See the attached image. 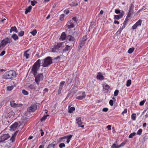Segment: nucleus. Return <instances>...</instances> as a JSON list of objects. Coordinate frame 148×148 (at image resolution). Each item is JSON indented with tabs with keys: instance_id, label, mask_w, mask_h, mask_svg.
<instances>
[{
	"instance_id": "nucleus-38",
	"label": "nucleus",
	"mask_w": 148,
	"mask_h": 148,
	"mask_svg": "<svg viewBox=\"0 0 148 148\" xmlns=\"http://www.w3.org/2000/svg\"><path fill=\"white\" fill-rule=\"evenodd\" d=\"M22 93L23 95H27L29 94L28 92L25 90H22Z\"/></svg>"
},
{
	"instance_id": "nucleus-54",
	"label": "nucleus",
	"mask_w": 148,
	"mask_h": 148,
	"mask_svg": "<svg viewBox=\"0 0 148 148\" xmlns=\"http://www.w3.org/2000/svg\"><path fill=\"white\" fill-rule=\"evenodd\" d=\"M127 108L125 109L124 111L122 112L121 114L124 115V114H125L127 113Z\"/></svg>"
},
{
	"instance_id": "nucleus-53",
	"label": "nucleus",
	"mask_w": 148,
	"mask_h": 148,
	"mask_svg": "<svg viewBox=\"0 0 148 148\" xmlns=\"http://www.w3.org/2000/svg\"><path fill=\"white\" fill-rule=\"evenodd\" d=\"M64 13L66 14H68L69 13V11L68 10H65L64 11Z\"/></svg>"
},
{
	"instance_id": "nucleus-50",
	"label": "nucleus",
	"mask_w": 148,
	"mask_h": 148,
	"mask_svg": "<svg viewBox=\"0 0 148 148\" xmlns=\"http://www.w3.org/2000/svg\"><path fill=\"white\" fill-rule=\"evenodd\" d=\"M118 145H116L114 143L111 146V148H119V147H118Z\"/></svg>"
},
{
	"instance_id": "nucleus-25",
	"label": "nucleus",
	"mask_w": 148,
	"mask_h": 148,
	"mask_svg": "<svg viewBox=\"0 0 148 148\" xmlns=\"http://www.w3.org/2000/svg\"><path fill=\"white\" fill-rule=\"evenodd\" d=\"M32 6L31 5L29 6L28 8L26 9V10L25 12V14H27L28 13L30 12L32 9Z\"/></svg>"
},
{
	"instance_id": "nucleus-10",
	"label": "nucleus",
	"mask_w": 148,
	"mask_h": 148,
	"mask_svg": "<svg viewBox=\"0 0 148 148\" xmlns=\"http://www.w3.org/2000/svg\"><path fill=\"white\" fill-rule=\"evenodd\" d=\"M10 136L8 134H4L1 136H0V143L3 142L5 140L9 138Z\"/></svg>"
},
{
	"instance_id": "nucleus-46",
	"label": "nucleus",
	"mask_w": 148,
	"mask_h": 148,
	"mask_svg": "<svg viewBox=\"0 0 148 148\" xmlns=\"http://www.w3.org/2000/svg\"><path fill=\"white\" fill-rule=\"evenodd\" d=\"M65 146V144L63 143H60L59 145V147L60 148H62Z\"/></svg>"
},
{
	"instance_id": "nucleus-52",
	"label": "nucleus",
	"mask_w": 148,
	"mask_h": 148,
	"mask_svg": "<svg viewBox=\"0 0 148 148\" xmlns=\"http://www.w3.org/2000/svg\"><path fill=\"white\" fill-rule=\"evenodd\" d=\"M71 20H72V21H73V22L75 23H76L77 21L76 20V18L75 17H73Z\"/></svg>"
},
{
	"instance_id": "nucleus-23",
	"label": "nucleus",
	"mask_w": 148,
	"mask_h": 148,
	"mask_svg": "<svg viewBox=\"0 0 148 148\" xmlns=\"http://www.w3.org/2000/svg\"><path fill=\"white\" fill-rule=\"evenodd\" d=\"M18 133V131H16L13 134H12V136L10 139V140L12 142H13L14 141L15 138Z\"/></svg>"
},
{
	"instance_id": "nucleus-33",
	"label": "nucleus",
	"mask_w": 148,
	"mask_h": 148,
	"mask_svg": "<svg viewBox=\"0 0 148 148\" xmlns=\"http://www.w3.org/2000/svg\"><path fill=\"white\" fill-rule=\"evenodd\" d=\"M134 47L130 48L128 51V53L130 54L132 53L134 51Z\"/></svg>"
},
{
	"instance_id": "nucleus-47",
	"label": "nucleus",
	"mask_w": 148,
	"mask_h": 148,
	"mask_svg": "<svg viewBox=\"0 0 148 148\" xmlns=\"http://www.w3.org/2000/svg\"><path fill=\"white\" fill-rule=\"evenodd\" d=\"M23 55L24 56L26 57L27 59H28L30 56V55L29 54L27 53H24Z\"/></svg>"
},
{
	"instance_id": "nucleus-39",
	"label": "nucleus",
	"mask_w": 148,
	"mask_h": 148,
	"mask_svg": "<svg viewBox=\"0 0 148 148\" xmlns=\"http://www.w3.org/2000/svg\"><path fill=\"white\" fill-rule=\"evenodd\" d=\"M142 130L141 129H139L137 131V134L139 136L141 135L142 132Z\"/></svg>"
},
{
	"instance_id": "nucleus-24",
	"label": "nucleus",
	"mask_w": 148,
	"mask_h": 148,
	"mask_svg": "<svg viewBox=\"0 0 148 148\" xmlns=\"http://www.w3.org/2000/svg\"><path fill=\"white\" fill-rule=\"evenodd\" d=\"M12 32H14L16 33L18 32V30L15 26L12 27L11 28L10 32L11 33Z\"/></svg>"
},
{
	"instance_id": "nucleus-43",
	"label": "nucleus",
	"mask_w": 148,
	"mask_h": 148,
	"mask_svg": "<svg viewBox=\"0 0 148 148\" xmlns=\"http://www.w3.org/2000/svg\"><path fill=\"white\" fill-rule=\"evenodd\" d=\"M146 101V100L145 99H143L142 101H140V102L139 105L140 106H143L144 104L145 103V102Z\"/></svg>"
},
{
	"instance_id": "nucleus-12",
	"label": "nucleus",
	"mask_w": 148,
	"mask_h": 148,
	"mask_svg": "<svg viewBox=\"0 0 148 148\" xmlns=\"http://www.w3.org/2000/svg\"><path fill=\"white\" fill-rule=\"evenodd\" d=\"M72 137V135L69 134V135H67L66 136H64L60 138H59V139L60 140V142H61V140L62 139H67V140H66L67 143H69V142L71 139V138Z\"/></svg>"
},
{
	"instance_id": "nucleus-62",
	"label": "nucleus",
	"mask_w": 148,
	"mask_h": 148,
	"mask_svg": "<svg viewBox=\"0 0 148 148\" xmlns=\"http://www.w3.org/2000/svg\"><path fill=\"white\" fill-rule=\"evenodd\" d=\"M4 47V46L2 45V43L1 42L0 43V50H1V49H2Z\"/></svg>"
},
{
	"instance_id": "nucleus-64",
	"label": "nucleus",
	"mask_w": 148,
	"mask_h": 148,
	"mask_svg": "<svg viewBox=\"0 0 148 148\" xmlns=\"http://www.w3.org/2000/svg\"><path fill=\"white\" fill-rule=\"evenodd\" d=\"M106 128H107L108 130H111V126L110 125H108L107 126Z\"/></svg>"
},
{
	"instance_id": "nucleus-20",
	"label": "nucleus",
	"mask_w": 148,
	"mask_h": 148,
	"mask_svg": "<svg viewBox=\"0 0 148 148\" xmlns=\"http://www.w3.org/2000/svg\"><path fill=\"white\" fill-rule=\"evenodd\" d=\"M67 40L70 42H73L75 40V38L71 35H68L66 37Z\"/></svg>"
},
{
	"instance_id": "nucleus-61",
	"label": "nucleus",
	"mask_w": 148,
	"mask_h": 148,
	"mask_svg": "<svg viewBox=\"0 0 148 148\" xmlns=\"http://www.w3.org/2000/svg\"><path fill=\"white\" fill-rule=\"evenodd\" d=\"M108 110V109L107 108H103L102 110L104 112H107Z\"/></svg>"
},
{
	"instance_id": "nucleus-37",
	"label": "nucleus",
	"mask_w": 148,
	"mask_h": 148,
	"mask_svg": "<svg viewBox=\"0 0 148 148\" xmlns=\"http://www.w3.org/2000/svg\"><path fill=\"white\" fill-rule=\"evenodd\" d=\"M37 32V31L36 29H34L32 32H30V33L33 36H35Z\"/></svg>"
},
{
	"instance_id": "nucleus-2",
	"label": "nucleus",
	"mask_w": 148,
	"mask_h": 148,
	"mask_svg": "<svg viewBox=\"0 0 148 148\" xmlns=\"http://www.w3.org/2000/svg\"><path fill=\"white\" fill-rule=\"evenodd\" d=\"M42 61L41 66L43 67H47L49 66L52 63V59L51 57L49 56L45 58L44 59L41 60Z\"/></svg>"
},
{
	"instance_id": "nucleus-13",
	"label": "nucleus",
	"mask_w": 148,
	"mask_h": 148,
	"mask_svg": "<svg viewBox=\"0 0 148 148\" xmlns=\"http://www.w3.org/2000/svg\"><path fill=\"white\" fill-rule=\"evenodd\" d=\"M77 123L78 124L79 127H81L82 128H84V125L83 124V123L81 121V118L80 117H77L76 119Z\"/></svg>"
},
{
	"instance_id": "nucleus-57",
	"label": "nucleus",
	"mask_w": 148,
	"mask_h": 148,
	"mask_svg": "<svg viewBox=\"0 0 148 148\" xmlns=\"http://www.w3.org/2000/svg\"><path fill=\"white\" fill-rule=\"evenodd\" d=\"M5 53V50H3L0 54V56H3L4 55Z\"/></svg>"
},
{
	"instance_id": "nucleus-1",
	"label": "nucleus",
	"mask_w": 148,
	"mask_h": 148,
	"mask_svg": "<svg viewBox=\"0 0 148 148\" xmlns=\"http://www.w3.org/2000/svg\"><path fill=\"white\" fill-rule=\"evenodd\" d=\"M41 60L38 59L33 64L32 69L31 73L34 75L37 74V71L39 69L40 66Z\"/></svg>"
},
{
	"instance_id": "nucleus-49",
	"label": "nucleus",
	"mask_w": 148,
	"mask_h": 148,
	"mask_svg": "<svg viewBox=\"0 0 148 148\" xmlns=\"http://www.w3.org/2000/svg\"><path fill=\"white\" fill-rule=\"evenodd\" d=\"M139 27L138 26L136 25L135 23L132 26V29L133 30H134L137 28Z\"/></svg>"
},
{
	"instance_id": "nucleus-34",
	"label": "nucleus",
	"mask_w": 148,
	"mask_h": 148,
	"mask_svg": "<svg viewBox=\"0 0 148 148\" xmlns=\"http://www.w3.org/2000/svg\"><path fill=\"white\" fill-rule=\"evenodd\" d=\"M131 82H132V81L131 79H129V80H127V83H126V86L127 87L129 86L131 84Z\"/></svg>"
},
{
	"instance_id": "nucleus-19",
	"label": "nucleus",
	"mask_w": 148,
	"mask_h": 148,
	"mask_svg": "<svg viewBox=\"0 0 148 148\" xmlns=\"http://www.w3.org/2000/svg\"><path fill=\"white\" fill-rule=\"evenodd\" d=\"M124 12L122 11V13H121L120 14L114 15V19L117 20L121 18L124 15Z\"/></svg>"
},
{
	"instance_id": "nucleus-26",
	"label": "nucleus",
	"mask_w": 148,
	"mask_h": 148,
	"mask_svg": "<svg viewBox=\"0 0 148 148\" xmlns=\"http://www.w3.org/2000/svg\"><path fill=\"white\" fill-rule=\"evenodd\" d=\"M11 38L14 40L16 41L18 39V37L15 34H12L11 36Z\"/></svg>"
},
{
	"instance_id": "nucleus-32",
	"label": "nucleus",
	"mask_w": 148,
	"mask_h": 148,
	"mask_svg": "<svg viewBox=\"0 0 148 148\" xmlns=\"http://www.w3.org/2000/svg\"><path fill=\"white\" fill-rule=\"evenodd\" d=\"M136 118V114L135 113L132 114L131 115V119L134 120L135 121Z\"/></svg>"
},
{
	"instance_id": "nucleus-5",
	"label": "nucleus",
	"mask_w": 148,
	"mask_h": 148,
	"mask_svg": "<svg viewBox=\"0 0 148 148\" xmlns=\"http://www.w3.org/2000/svg\"><path fill=\"white\" fill-rule=\"evenodd\" d=\"M35 78V81L37 84L39 85L40 81L42 80L43 79V76L42 73L34 75Z\"/></svg>"
},
{
	"instance_id": "nucleus-59",
	"label": "nucleus",
	"mask_w": 148,
	"mask_h": 148,
	"mask_svg": "<svg viewBox=\"0 0 148 148\" xmlns=\"http://www.w3.org/2000/svg\"><path fill=\"white\" fill-rule=\"evenodd\" d=\"M109 104L111 106H112L113 105V101L112 100H110V101H109Z\"/></svg>"
},
{
	"instance_id": "nucleus-7",
	"label": "nucleus",
	"mask_w": 148,
	"mask_h": 148,
	"mask_svg": "<svg viewBox=\"0 0 148 148\" xmlns=\"http://www.w3.org/2000/svg\"><path fill=\"white\" fill-rule=\"evenodd\" d=\"M87 36L86 35L83 36L80 40V43H79V49H80L82 46H84L85 43V41L87 39Z\"/></svg>"
},
{
	"instance_id": "nucleus-48",
	"label": "nucleus",
	"mask_w": 148,
	"mask_h": 148,
	"mask_svg": "<svg viewBox=\"0 0 148 148\" xmlns=\"http://www.w3.org/2000/svg\"><path fill=\"white\" fill-rule=\"evenodd\" d=\"M70 5L71 6H76L78 5V4L77 3L73 2L72 4H70Z\"/></svg>"
},
{
	"instance_id": "nucleus-35",
	"label": "nucleus",
	"mask_w": 148,
	"mask_h": 148,
	"mask_svg": "<svg viewBox=\"0 0 148 148\" xmlns=\"http://www.w3.org/2000/svg\"><path fill=\"white\" fill-rule=\"evenodd\" d=\"M24 34V32L23 31H21L18 33V35L19 36L21 37L23 36Z\"/></svg>"
},
{
	"instance_id": "nucleus-45",
	"label": "nucleus",
	"mask_w": 148,
	"mask_h": 148,
	"mask_svg": "<svg viewBox=\"0 0 148 148\" xmlns=\"http://www.w3.org/2000/svg\"><path fill=\"white\" fill-rule=\"evenodd\" d=\"M64 14H62L60 15V20L61 21H62L64 19Z\"/></svg>"
},
{
	"instance_id": "nucleus-60",
	"label": "nucleus",
	"mask_w": 148,
	"mask_h": 148,
	"mask_svg": "<svg viewBox=\"0 0 148 148\" xmlns=\"http://www.w3.org/2000/svg\"><path fill=\"white\" fill-rule=\"evenodd\" d=\"M62 87H59V89L58 91V94H60V93L62 89Z\"/></svg>"
},
{
	"instance_id": "nucleus-63",
	"label": "nucleus",
	"mask_w": 148,
	"mask_h": 148,
	"mask_svg": "<svg viewBox=\"0 0 148 148\" xmlns=\"http://www.w3.org/2000/svg\"><path fill=\"white\" fill-rule=\"evenodd\" d=\"M121 26H121L120 28H121V29L122 30H123V29H124L125 27L126 26V25H124L123 24H122L121 25Z\"/></svg>"
},
{
	"instance_id": "nucleus-22",
	"label": "nucleus",
	"mask_w": 148,
	"mask_h": 148,
	"mask_svg": "<svg viewBox=\"0 0 148 148\" xmlns=\"http://www.w3.org/2000/svg\"><path fill=\"white\" fill-rule=\"evenodd\" d=\"M66 34L65 32H63L62 33L59 39L61 40H64L66 38Z\"/></svg>"
},
{
	"instance_id": "nucleus-36",
	"label": "nucleus",
	"mask_w": 148,
	"mask_h": 148,
	"mask_svg": "<svg viewBox=\"0 0 148 148\" xmlns=\"http://www.w3.org/2000/svg\"><path fill=\"white\" fill-rule=\"evenodd\" d=\"M136 133L135 132H133L131 133L129 136L128 137L130 138H131L136 135Z\"/></svg>"
},
{
	"instance_id": "nucleus-55",
	"label": "nucleus",
	"mask_w": 148,
	"mask_h": 148,
	"mask_svg": "<svg viewBox=\"0 0 148 148\" xmlns=\"http://www.w3.org/2000/svg\"><path fill=\"white\" fill-rule=\"evenodd\" d=\"M128 16V15L127 14L125 20V21H127V22H128V21H129V20L130 19L129 18H130L131 16Z\"/></svg>"
},
{
	"instance_id": "nucleus-56",
	"label": "nucleus",
	"mask_w": 148,
	"mask_h": 148,
	"mask_svg": "<svg viewBox=\"0 0 148 148\" xmlns=\"http://www.w3.org/2000/svg\"><path fill=\"white\" fill-rule=\"evenodd\" d=\"M64 82H61L60 83V87H62L63 86L64 84Z\"/></svg>"
},
{
	"instance_id": "nucleus-42",
	"label": "nucleus",
	"mask_w": 148,
	"mask_h": 148,
	"mask_svg": "<svg viewBox=\"0 0 148 148\" xmlns=\"http://www.w3.org/2000/svg\"><path fill=\"white\" fill-rule=\"evenodd\" d=\"M14 88V86H9L7 87V89L8 90L10 91L12 90Z\"/></svg>"
},
{
	"instance_id": "nucleus-14",
	"label": "nucleus",
	"mask_w": 148,
	"mask_h": 148,
	"mask_svg": "<svg viewBox=\"0 0 148 148\" xmlns=\"http://www.w3.org/2000/svg\"><path fill=\"white\" fill-rule=\"evenodd\" d=\"M10 104L11 106L13 108L19 107L23 105V104L21 103L19 104H16L15 103V101H11L10 102Z\"/></svg>"
},
{
	"instance_id": "nucleus-31",
	"label": "nucleus",
	"mask_w": 148,
	"mask_h": 148,
	"mask_svg": "<svg viewBox=\"0 0 148 148\" xmlns=\"http://www.w3.org/2000/svg\"><path fill=\"white\" fill-rule=\"evenodd\" d=\"M142 22V20L139 19L135 23V24L139 26H140L141 25Z\"/></svg>"
},
{
	"instance_id": "nucleus-3",
	"label": "nucleus",
	"mask_w": 148,
	"mask_h": 148,
	"mask_svg": "<svg viewBox=\"0 0 148 148\" xmlns=\"http://www.w3.org/2000/svg\"><path fill=\"white\" fill-rule=\"evenodd\" d=\"M5 78L6 79H11L16 76V73L13 70H10L6 72L4 74Z\"/></svg>"
},
{
	"instance_id": "nucleus-44",
	"label": "nucleus",
	"mask_w": 148,
	"mask_h": 148,
	"mask_svg": "<svg viewBox=\"0 0 148 148\" xmlns=\"http://www.w3.org/2000/svg\"><path fill=\"white\" fill-rule=\"evenodd\" d=\"M31 5L33 6H34L35 4L37 3V2L35 0H34L32 1H31Z\"/></svg>"
},
{
	"instance_id": "nucleus-30",
	"label": "nucleus",
	"mask_w": 148,
	"mask_h": 148,
	"mask_svg": "<svg viewBox=\"0 0 148 148\" xmlns=\"http://www.w3.org/2000/svg\"><path fill=\"white\" fill-rule=\"evenodd\" d=\"M122 30H122L120 28L117 31V32H116V34H115V35L116 36L120 35L121 34V33Z\"/></svg>"
},
{
	"instance_id": "nucleus-11",
	"label": "nucleus",
	"mask_w": 148,
	"mask_h": 148,
	"mask_svg": "<svg viewBox=\"0 0 148 148\" xmlns=\"http://www.w3.org/2000/svg\"><path fill=\"white\" fill-rule=\"evenodd\" d=\"M134 7V5L133 3H132L129 8V12L127 14L128 15V16H131L133 14Z\"/></svg>"
},
{
	"instance_id": "nucleus-29",
	"label": "nucleus",
	"mask_w": 148,
	"mask_h": 148,
	"mask_svg": "<svg viewBox=\"0 0 148 148\" xmlns=\"http://www.w3.org/2000/svg\"><path fill=\"white\" fill-rule=\"evenodd\" d=\"M49 115L48 114H47L46 115H45L42 117L40 119L41 121L42 122L44 121H45L47 119V116H49Z\"/></svg>"
},
{
	"instance_id": "nucleus-15",
	"label": "nucleus",
	"mask_w": 148,
	"mask_h": 148,
	"mask_svg": "<svg viewBox=\"0 0 148 148\" xmlns=\"http://www.w3.org/2000/svg\"><path fill=\"white\" fill-rule=\"evenodd\" d=\"M74 23L72 20H70L67 23V25L68 28H73L75 26Z\"/></svg>"
},
{
	"instance_id": "nucleus-58",
	"label": "nucleus",
	"mask_w": 148,
	"mask_h": 148,
	"mask_svg": "<svg viewBox=\"0 0 148 148\" xmlns=\"http://www.w3.org/2000/svg\"><path fill=\"white\" fill-rule=\"evenodd\" d=\"M48 90H49L47 88H45L43 90V93L45 94L46 92H47L48 91Z\"/></svg>"
},
{
	"instance_id": "nucleus-8",
	"label": "nucleus",
	"mask_w": 148,
	"mask_h": 148,
	"mask_svg": "<svg viewBox=\"0 0 148 148\" xmlns=\"http://www.w3.org/2000/svg\"><path fill=\"white\" fill-rule=\"evenodd\" d=\"M37 109V106L35 104H32L29 107L27 108V111L29 112H34Z\"/></svg>"
},
{
	"instance_id": "nucleus-16",
	"label": "nucleus",
	"mask_w": 148,
	"mask_h": 148,
	"mask_svg": "<svg viewBox=\"0 0 148 148\" xmlns=\"http://www.w3.org/2000/svg\"><path fill=\"white\" fill-rule=\"evenodd\" d=\"M103 90L105 93H108L110 88V86L106 84H104L103 85Z\"/></svg>"
},
{
	"instance_id": "nucleus-41",
	"label": "nucleus",
	"mask_w": 148,
	"mask_h": 148,
	"mask_svg": "<svg viewBox=\"0 0 148 148\" xmlns=\"http://www.w3.org/2000/svg\"><path fill=\"white\" fill-rule=\"evenodd\" d=\"M126 141H125L122 142L120 145H118V147H120L123 146L126 143Z\"/></svg>"
},
{
	"instance_id": "nucleus-6",
	"label": "nucleus",
	"mask_w": 148,
	"mask_h": 148,
	"mask_svg": "<svg viewBox=\"0 0 148 148\" xmlns=\"http://www.w3.org/2000/svg\"><path fill=\"white\" fill-rule=\"evenodd\" d=\"M78 95L79 96L76 97V99L78 100H82L86 97V94L84 92L79 91L78 93Z\"/></svg>"
},
{
	"instance_id": "nucleus-40",
	"label": "nucleus",
	"mask_w": 148,
	"mask_h": 148,
	"mask_svg": "<svg viewBox=\"0 0 148 148\" xmlns=\"http://www.w3.org/2000/svg\"><path fill=\"white\" fill-rule=\"evenodd\" d=\"M122 11H121L120 10H119L117 9H115V12L116 14H120L121 13H122Z\"/></svg>"
},
{
	"instance_id": "nucleus-4",
	"label": "nucleus",
	"mask_w": 148,
	"mask_h": 148,
	"mask_svg": "<svg viewBox=\"0 0 148 148\" xmlns=\"http://www.w3.org/2000/svg\"><path fill=\"white\" fill-rule=\"evenodd\" d=\"M64 42H61L58 43L57 45L54 46V47L51 49V52H55L60 50L61 47H64Z\"/></svg>"
},
{
	"instance_id": "nucleus-21",
	"label": "nucleus",
	"mask_w": 148,
	"mask_h": 148,
	"mask_svg": "<svg viewBox=\"0 0 148 148\" xmlns=\"http://www.w3.org/2000/svg\"><path fill=\"white\" fill-rule=\"evenodd\" d=\"M18 125V123L16 122H15L13 125H11L10 127L12 130H16Z\"/></svg>"
},
{
	"instance_id": "nucleus-51",
	"label": "nucleus",
	"mask_w": 148,
	"mask_h": 148,
	"mask_svg": "<svg viewBox=\"0 0 148 148\" xmlns=\"http://www.w3.org/2000/svg\"><path fill=\"white\" fill-rule=\"evenodd\" d=\"M119 91L118 90H116L115 91L114 93V96L115 97L118 94Z\"/></svg>"
},
{
	"instance_id": "nucleus-9",
	"label": "nucleus",
	"mask_w": 148,
	"mask_h": 148,
	"mask_svg": "<svg viewBox=\"0 0 148 148\" xmlns=\"http://www.w3.org/2000/svg\"><path fill=\"white\" fill-rule=\"evenodd\" d=\"M12 40L11 39L6 38L3 39L1 42L2 43L3 46H5L8 43H10L12 42Z\"/></svg>"
},
{
	"instance_id": "nucleus-18",
	"label": "nucleus",
	"mask_w": 148,
	"mask_h": 148,
	"mask_svg": "<svg viewBox=\"0 0 148 148\" xmlns=\"http://www.w3.org/2000/svg\"><path fill=\"white\" fill-rule=\"evenodd\" d=\"M97 78L100 80H102L104 79V77L103 76L102 74L101 73H99L97 76Z\"/></svg>"
},
{
	"instance_id": "nucleus-17",
	"label": "nucleus",
	"mask_w": 148,
	"mask_h": 148,
	"mask_svg": "<svg viewBox=\"0 0 148 148\" xmlns=\"http://www.w3.org/2000/svg\"><path fill=\"white\" fill-rule=\"evenodd\" d=\"M74 45V44H73V46L72 45L70 46H69L68 45H66L65 47L63 49V51H70L71 49V48L73 47Z\"/></svg>"
},
{
	"instance_id": "nucleus-27",
	"label": "nucleus",
	"mask_w": 148,
	"mask_h": 148,
	"mask_svg": "<svg viewBox=\"0 0 148 148\" xmlns=\"http://www.w3.org/2000/svg\"><path fill=\"white\" fill-rule=\"evenodd\" d=\"M28 87L31 90H35L36 89V86L34 84H30L28 86Z\"/></svg>"
},
{
	"instance_id": "nucleus-28",
	"label": "nucleus",
	"mask_w": 148,
	"mask_h": 148,
	"mask_svg": "<svg viewBox=\"0 0 148 148\" xmlns=\"http://www.w3.org/2000/svg\"><path fill=\"white\" fill-rule=\"evenodd\" d=\"M69 110L68 111V112L69 113H72V112L75 110V108L74 107H72L70 108H69Z\"/></svg>"
}]
</instances>
